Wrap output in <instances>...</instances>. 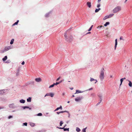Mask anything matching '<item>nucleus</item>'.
<instances>
[{
  "mask_svg": "<svg viewBox=\"0 0 132 132\" xmlns=\"http://www.w3.org/2000/svg\"><path fill=\"white\" fill-rule=\"evenodd\" d=\"M63 123L62 122V121H61L60 122V126H61L63 124Z\"/></svg>",
  "mask_w": 132,
  "mask_h": 132,
  "instance_id": "58836bf2",
  "label": "nucleus"
},
{
  "mask_svg": "<svg viewBox=\"0 0 132 132\" xmlns=\"http://www.w3.org/2000/svg\"><path fill=\"white\" fill-rule=\"evenodd\" d=\"M7 59V56H5L2 59L4 61H5Z\"/></svg>",
  "mask_w": 132,
  "mask_h": 132,
  "instance_id": "4be33fe9",
  "label": "nucleus"
},
{
  "mask_svg": "<svg viewBox=\"0 0 132 132\" xmlns=\"http://www.w3.org/2000/svg\"><path fill=\"white\" fill-rule=\"evenodd\" d=\"M101 101H101L100 100V101L96 104V105L97 106L99 104H100V103L101 102Z\"/></svg>",
  "mask_w": 132,
  "mask_h": 132,
  "instance_id": "c9c22d12",
  "label": "nucleus"
},
{
  "mask_svg": "<svg viewBox=\"0 0 132 132\" xmlns=\"http://www.w3.org/2000/svg\"><path fill=\"white\" fill-rule=\"evenodd\" d=\"M19 22V20H18L15 23H14L13 25H12V26H13L15 25H17L18 24V22Z\"/></svg>",
  "mask_w": 132,
  "mask_h": 132,
  "instance_id": "412c9836",
  "label": "nucleus"
},
{
  "mask_svg": "<svg viewBox=\"0 0 132 132\" xmlns=\"http://www.w3.org/2000/svg\"><path fill=\"white\" fill-rule=\"evenodd\" d=\"M90 32H88L87 33V34H90Z\"/></svg>",
  "mask_w": 132,
  "mask_h": 132,
  "instance_id": "6e6d98bb",
  "label": "nucleus"
},
{
  "mask_svg": "<svg viewBox=\"0 0 132 132\" xmlns=\"http://www.w3.org/2000/svg\"><path fill=\"white\" fill-rule=\"evenodd\" d=\"M21 64H22V65H24V61H23V62H22V63H21Z\"/></svg>",
  "mask_w": 132,
  "mask_h": 132,
  "instance_id": "49530a36",
  "label": "nucleus"
},
{
  "mask_svg": "<svg viewBox=\"0 0 132 132\" xmlns=\"http://www.w3.org/2000/svg\"><path fill=\"white\" fill-rule=\"evenodd\" d=\"M64 94H64V93H63V94H62L63 95H64Z\"/></svg>",
  "mask_w": 132,
  "mask_h": 132,
  "instance_id": "052dcab7",
  "label": "nucleus"
},
{
  "mask_svg": "<svg viewBox=\"0 0 132 132\" xmlns=\"http://www.w3.org/2000/svg\"><path fill=\"white\" fill-rule=\"evenodd\" d=\"M109 18V16L108 15L106 16H105L104 18L103 19V20H105Z\"/></svg>",
  "mask_w": 132,
  "mask_h": 132,
  "instance_id": "aec40b11",
  "label": "nucleus"
},
{
  "mask_svg": "<svg viewBox=\"0 0 132 132\" xmlns=\"http://www.w3.org/2000/svg\"><path fill=\"white\" fill-rule=\"evenodd\" d=\"M57 128H58L61 129H64V131H66L67 130L69 131V128H64L58 127H57Z\"/></svg>",
  "mask_w": 132,
  "mask_h": 132,
  "instance_id": "1a4fd4ad",
  "label": "nucleus"
},
{
  "mask_svg": "<svg viewBox=\"0 0 132 132\" xmlns=\"http://www.w3.org/2000/svg\"><path fill=\"white\" fill-rule=\"evenodd\" d=\"M25 100L23 99L21 100L20 101V102L21 103H25Z\"/></svg>",
  "mask_w": 132,
  "mask_h": 132,
  "instance_id": "a211bd4d",
  "label": "nucleus"
},
{
  "mask_svg": "<svg viewBox=\"0 0 132 132\" xmlns=\"http://www.w3.org/2000/svg\"><path fill=\"white\" fill-rule=\"evenodd\" d=\"M82 99V97L80 96L77 97L75 99V101L77 102H79L81 101Z\"/></svg>",
  "mask_w": 132,
  "mask_h": 132,
  "instance_id": "20e7f679",
  "label": "nucleus"
},
{
  "mask_svg": "<svg viewBox=\"0 0 132 132\" xmlns=\"http://www.w3.org/2000/svg\"><path fill=\"white\" fill-rule=\"evenodd\" d=\"M12 116H9V117H8V118L9 119H10L11 118H12Z\"/></svg>",
  "mask_w": 132,
  "mask_h": 132,
  "instance_id": "79ce46f5",
  "label": "nucleus"
},
{
  "mask_svg": "<svg viewBox=\"0 0 132 132\" xmlns=\"http://www.w3.org/2000/svg\"><path fill=\"white\" fill-rule=\"evenodd\" d=\"M30 125L31 126L34 127V126H35V123H30Z\"/></svg>",
  "mask_w": 132,
  "mask_h": 132,
  "instance_id": "cd10ccee",
  "label": "nucleus"
},
{
  "mask_svg": "<svg viewBox=\"0 0 132 132\" xmlns=\"http://www.w3.org/2000/svg\"><path fill=\"white\" fill-rule=\"evenodd\" d=\"M102 27L104 28V27L103 26H98V27L97 28L100 29Z\"/></svg>",
  "mask_w": 132,
  "mask_h": 132,
  "instance_id": "72a5a7b5",
  "label": "nucleus"
},
{
  "mask_svg": "<svg viewBox=\"0 0 132 132\" xmlns=\"http://www.w3.org/2000/svg\"><path fill=\"white\" fill-rule=\"evenodd\" d=\"M104 69L103 68H102L101 69L100 74V78L101 80H103L104 78Z\"/></svg>",
  "mask_w": 132,
  "mask_h": 132,
  "instance_id": "f03ea898",
  "label": "nucleus"
},
{
  "mask_svg": "<svg viewBox=\"0 0 132 132\" xmlns=\"http://www.w3.org/2000/svg\"><path fill=\"white\" fill-rule=\"evenodd\" d=\"M122 78L123 79V80H124V79H126V78L125 77Z\"/></svg>",
  "mask_w": 132,
  "mask_h": 132,
  "instance_id": "603ef678",
  "label": "nucleus"
},
{
  "mask_svg": "<svg viewBox=\"0 0 132 132\" xmlns=\"http://www.w3.org/2000/svg\"><path fill=\"white\" fill-rule=\"evenodd\" d=\"M76 130L78 132H79L80 131V129L78 128H77Z\"/></svg>",
  "mask_w": 132,
  "mask_h": 132,
  "instance_id": "7c9ffc66",
  "label": "nucleus"
},
{
  "mask_svg": "<svg viewBox=\"0 0 132 132\" xmlns=\"http://www.w3.org/2000/svg\"><path fill=\"white\" fill-rule=\"evenodd\" d=\"M127 1V0H126L125 2L126 3Z\"/></svg>",
  "mask_w": 132,
  "mask_h": 132,
  "instance_id": "4d7b16f0",
  "label": "nucleus"
},
{
  "mask_svg": "<svg viewBox=\"0 0 132 132\" xmlns=\"http://www.w3.org/2000/svg\"><path fill=\"white\" fill-rule=\"evenodd\" d=\"M98 97H99L100 98V100L101 101H102V95L100 94L98 95Z\"/></svg>",
  "mask_w": 132,
  "mask_h": 132,
  "instance_id": "dca6fc26",
  "label": "nucleus"
},
{
  "mask_svg": "<svg viewBox=\"0 0 132 132\" xmlns=\"http://www.w3.org/2000/svg\"><path fill=\"white\" fill-rule=\"evenodd\" d=\"M55 85V83H54L53 84L50 85L49 87V88H51L52 87H53Z\"/></svg>",
  "mask_w": 132,
  "mask_h": 132,
  "instance_id": "b1692460",
  "label": "nucleus"
},
{
  "mask_svg": "<svg viewBox=\"0 0 132 132\" xmlns=\"http://www.w3.org/2000/svg\"><path fill=\"white\" fill-rule=\"evenodd\" d=\"M9 107L11 108H14L15 107L14 104H11L9 105Z\"/></svg>",
  "mask_w": 132,
  "mask_h": 132,
  "instance_id": "9b49d317",
  "label": "nucleus"
},
{
  "mask_svg": "<svg viewBox=\"0 0 132 132\" xmlns=\"http://www.w3.org/2000/svg\"><path fill=\"white\" fill-rule=\"evenodd\" d=\"M123 38V37H121L120 38V40H124V39H123V38Z\"/></svg>",
  "mask_w": 132,
  "mask_h": 132,
  "instance_id": "a19ab883",
  "label": "nucleus"
},
{
  "mask_svg": "<svg viewBox=\"0 0 132 132\" xmlns=\"http://www.w3.org/2000/svg\"><path fill=\"white\" fill-rule=\"evenodd\" d=\"M73 89V88H71V89L72 90Z\"/></svg>",
  "mask_w": 132,
  "mask_h": 132,
  "instance_id": "680f3d73",
  "label": "nucleus"
},
{
  "mask_svg": "<svg viewBox=\"0 0 132 132\" xmlns=\"http://www.w3.org/2000/svg\"><path fill=\"white\" fill-rule=\"evenodd\" d=\"M54 94L53 93H47L45 96V97L47 96H50L52 97H53Z\"/></svg>",
  "mask_w": 132,
  "mask_h": 132,
  "instance_id": "423d86ee",
  "label": "nucleus"
},
{
  "mask_svg": "<svg viewBox=\"0 0 132 132\" xmlns=\"http://www.w3.org/2000/svg\"><path fill=\"white\" fill-rule=\"evenodd\" d=\"M129 82V83L128 84V85L129 86L131 87H132V82L131 81L129 80H127Z\"/></svg>",
  "mask_w": 132,
  "mask_h": 132,
  "instance_id": "ddd939ff",
  "label": "nucleus"
},
{
  "mask_svg": "<svg viewBox=\"0 0 132 132\" xmlns=\"http://www.w3.org/2000/svg\"><path fill=\"white\" fill-rule=\"evenodd\" d=\"M62 82V81H59L58 82H56V83H55V85H57L60 84V83H61Z\"/></svg>",
  "mask_w": 132,
  "mask_h": 132,
  "instance_id": "c756f323",
  "label": "nucleus"
},
{
  "mask_svg": "<svg viewBox=\"0 0 132 132\" xmlns=\"http://www.w3.org/2000/svg\"><path fill=\"white\" fill-rule=\"evenodd\" d=\"M62 109V106H60V107H58V108H57L55 110V111H57L58 110H59V109Z\"/></svg>",
  "mask_w": 132,
  "mask_h": 132,
  "instance_id": "5701e85b",
  "label": "nucleus"
},
{
  "mask_svg": "<svg viewBox=\"0 0 132 132\" xmlns=\"http://www.w3.org/2000/svg\"><path fill=\"white\" fill-rule=\"evenodd\" d=\"M24 109H25V108H29V109H31L30 108H29V107L27 106H25L23 107Z\"/></svg>",
  "mask_w": 132,
  "mask_h": 132,
  "instance_id": "2f4dec72",
  "label": "nucleus"
},
{
  "mask_svg": "<svg viewBox=\"0 0 132 132\" xmlns=\"http://www.w3.org/2000/svg\"><path fill=\"white\" fill-rule=\"evenodd\" d=\"M23 124L26 126H27V123L26 122L24 123Z\"/></svg>",
  "mask_w": 132,
  "mask_h": 132,
  "instance_id": "a18cd8bd",
  "label": "nucleus"
},
{
  "mask_svg": "<svg viewBox=\"0 0 132 132\" xmlns=\"http://www.w3.org/2000/svg\"><path fill=\"white\" fill-rule=\"evenodd\" d=\"M115 43L114 47H115V49L117 47V39H116V40H115Z\"/></svg>",
  "mask_w": 132,
  "mask_h": 132,
  "instance_id": "4468645a",
  "label": "nucleus"
},
{
  "mask_svg": "<svg viewBox=\"0 0 132 132\" xmlns=\"http://www.w3.org/2000/svg\"><path fill=\"white\" fill-rule=\"evenodd\" d=\"M127 1V0H126L125 2L126 3Z\"/></svg>",
  "mask_w": 132,
  "mask_h": 132,
  "instance_id": "13d9d810",
  "label": "nucleus"
},
{
  "mask_svg": "<svg viewBox=\"0 0 132 132\" xmlns=\"http://www.w3.org/2000/svg\"><path fill=\"white\" fill-rule=\"evenodd\" d=\"M31 98L30 97H29L28 98L27 100V101L28 102H30L31 101Z\"/></svg>",
  "mask_w": 132,
  "mask_h": 132,
  "instance_id": "6ab92c4d",
  "label": "nucleus"
},
{
  "mask_svg": "<svg viewBox=\"0 0 132 132\" xmlns=\"http://www.w3.org/2000/svg\"><path fill=\"white\" fill-rule=\"evenodd\" d=\"M120 82H121V83H120V86L122 84V83L123 80V79L122 78H121L120 79Z\"/></svg>",
  "mask_w": 132,
  "mask_h": 132,
  "instance_id": "bb28decb",
  "label": "nucleus"
},
{
  "mask_svg": "<svg viewBox=\"0 0 132 132\" xmlns=\"http://www.w3.org/2000/svg\"><path fill=\"white\" fill-rule=\"evenodd\" d=\"M11 49V47L10 46H7L5 47L4 50L2 51V53H4L5 51H7Z\"/></svg>",
  "mask_w": 132,
  "mask_h": 132,
  "instance_id": "39448f33",
  "label": "nucleus"
},
{
  "mask_svg": "<svg viewBox=\"0 0 132 132\" xmlns=\"http://www.w3.org/2000/svg\"><path fill=\"white\" fill-rule=\"evenodd\" d=\"M60 77H59L56 80V81H58L60 79Z\"/></svg>",
  "mask_w": 132,
  "mask_h": 132,
  "instance_id": "37998d69",
  "label": "nucleus"
},
{
  "mask_svg": "<svg viewBox=\"0 0 132 132\" xmlns=\"http://www.w3.org/2000/svg\"><path fill=\"white\" fill-rule=\"evenodd\" d=\"M90 80L91 81H92L94 80L96 81L94 82L95 83H96L97 82V80L94 79L92 78H90Z\"/></svg>",
  "mask_w": 132,
  "mask_h": 132,
  "instance_id": "2eb2a0df",
  "label": "nucleus"
},
{
  "mask_svg": "<svg viewBox=\"0 0 132 132\" xmlns=\"http://www.w3.org/2000/svg\"><path fill=\"white\" fill-rule=\"evenodd\" d=\"M92 89H93V88H89V89H87V90H86V91L89 90H92ZM85 91H86V90H84V91H83V92H85Z\"/></svg>",
  "mask_w": 132,
  "mask_h": 132,
  "instance_id": "f704fd0d",
  "label": "nucleus"
},
{
  "mask_svg": "<svg viewBox=\"0 0 132 132\" xmlns=\"http://www.w3.org/2000/svg\"><path fill=\"white\" fill-rule=\"evenodd\" d=\"M100 6V4H98L97 5V7H99Z\"/></svg>",
  "mask_w": 132,
  "mask_h": 132,
  "instance_id": "c03bdc74",
  "label": "nucleus"
},
{
  "mask_svg": "<svg viewBox=\"0 0 132 132\" xmlns=\"http://www.w3.org/2000/svg\"><path fill=\"white\" fill-rule=\"evenodd\" d=\"M131 93H132V90L131 91Z\"/></svg>",
  "mask_w": 132,
  "mask_h": 132,
  "instance_id": "e2e57ef3",
  "label": "nucleus"
},
{
  "mask_svg": "<svg viewBox=\"0 0 132 132\" xmlns=\"http://www.w3.org/2000/svg\"><path fill=\"white\" fill-rule=\"evenodd\" d=\"M87 5L90 8L91 7V3L90 2H88L87 3Z\"/></svg>",
  "mask_w": 132,
  "mask_h": 132,
  "instance_id": "6e6552de",
  "label": "nucleus"
},
{
  "mask_svg": "<svg viewBox=\"0 0 132 132\" xmlns=\"http://www.w3.org/2000/svg\"><path fill=\"white\" fill-rule=\"evenodd\" d=\"M5 90H0V94H3L5 93Z\"/></svg>",
  "mask_w": 132,
  "mask_h": 132,
  "instance_id": "f8f14e48",
  "label": "nucleus"
},
{
  "mask_svg": "<svg viewBox=\"0 0 132 132\" xmlns=\"http://www.w3.org/2000/svg\"><path fill=\"white\" fill-rule=\"evenodd\" d=\"M14 41V39H12L10 42V44H12L13 43Z\"/></svg>",
  "mask_w": 132,
  "mask_h": 132,
  "instance_id": "a878e982",
  "label": "nucleus"
},
{
  "mask_svg": "<svg viewBox=\"0 0 132 132\" xmlns=\"http://www.w3.org/2000/svg\"><path fill=\"white\" fill-rule=\"evenodd\" d=\"M35 80L37 82H41L42 80V79L40 78H36Z\"/></svg>",
  "mask_w": 132,
  "mask_h": 132,
  "instance_id": "0eeeda50",
  "label": "nucleus"
},
{
  "mask_svg": "<svg viewBox=\"0 0 132 132\" xmlns=\"http://www.w3.org/2000/svg\"><path fill=\"white\" fill-rule=\"evenodd\" d=\"M82 92L81 91L79 90H76V92L75 93V94H77L79 93H81Z\"/></svg>",
  "mask_w": 132,
  "mask_h": 132,
  "instance_id": "9d476101",
  "label": "nucleus"
},
{
  "mask_svg": "<svg viewBox=\"0 0 132 132\" xmlns=\"http://www.w3.org/2000/svg\"><path fill=\"white\" fill-rule=\"evenodd\" d=\"M75 97V96L74 95H73L72 96V97Z\"/></svg>",
  "mask_w": 132,
  "mask_h": 132,
  "instance_id": "5fc2aeb1",
  "label": "nucleus"
},
{
  "mask_svg": "<svg viewBox=\"0 0 132 132\" xmlns=\"http://www.w3.org/2000/svg\"><path fill=\"white\" fill-rule=\"evenodd\" d=\"M87 128V127H86L84 129H83V132H86V129Z\"/></svg>",
  "mask_w": 132,
  "mask_h": 132,
  "instance_id": "4c0bfd02",
  "label": "nucleus"
},
{
  "mask_svg": "<svg viewBox=\"0 0 132 132\" xmlns=\"http://www.w3.org/2000/svg\"><path fill=\"white\" fill-rule=\"evenodd\" d=\"M100 10H101L100 8H99L98 9H96L95 10V12H97Z\"/></svg>",
  "mask_w": 132,
  "mask_h": 132,
  "instance_id": "393cba45",
  "label": "nucleus"
},
{
  "mask_svg": "<svg viewBox=\"0 0 132 132\" xmlns=\"http://www.w3.org/2000/svg\"><path fill=\"white\" fill-rule=\"evenodd\" d=\"M91 95L93 96H94L95 95V94H91Z\"/></svg>",
  "mask_w": 132,
  "mask_h": 132,
  "instance_id": "8fccbe9b",
  "label": "nucleus"
},
{
  "mask_svg": "<svg viewBox=\"0 0 132 132\" xmlns=\"http://www.w3.org/2000/svg\"><path fill=\"white\" fill-rule=\"evenodd\" d=\"M57 114H59L60 113H61L60 112H57Z\"/></svg>",
  "mask_w": 132,
  "mask_h": 132,
  "instance_id": "09e8293b",
  "label": "nucleus"
},
{
  "mask_svg": "<svg viewBox=\"0 0 132 132\" xmlns=\"http://www.w3.org/2000/svg\"><path fill=\"white\" fill-rule=\"evenodd\" d=\"M101 1V0H98V3H99V2H100Z\"/></svg>",
  "mask_w": 132,
  "mask_h": 132,
  "instance_id": "3c124183",
  "label": "nucleus"
},
{
  "mask_svg": "<svg viewBox=\"0 0 132 132\" xmlns=\"http://www.w3.org/2000/svg\"><path fill=\"white\" fill-rule=\"evenodd\" d=\"M110 24V22H106L104 24V26L105 27L106 26L108 25H109Z\"/></svg>",
  "mask_w": 132,
  "mask_h": 132,
  "instance_id": "f3484780",
  "label": "nucleus"
},
{
  "mask_svg": "<svg viewBox=\"0 0 132 132\" xmlns=\"http://www.w3.org/2000/svg\"><path fill=\"white\" fill-rule=\"evenodd\" d=\"M4 108V107H0V109H3Z\"/></svg>",
  "mask_w": 132,
  "mask_h": 132,
  "instance_id": "de8ad7c7",
  "label": "nucleus"
},
{
  "mask_svg": "<svg viewBox=\"0 0 132 132\" xmlns=\"http://www.w3.org/2000/svg\"><path fill=\"white\" fill-rule=\"evenodd\" d=\"M114 15V14H110L109 15H108V16H109V18H110L111 17H112L113 16V15Z\"/></svg>",
  "mask_w": 132,
  "mask_h": 132,
  "instance_id": "c85d7f7f",
  "label": "nucleus"
},
{
  "mask_svg": "<svg viewBox=\"0 0 132 132\" xmlns=\"http://www.w3.org/2000/svg\"><path fill=\"white\" fill-rule=\"evenodd\" d=\"M65 112H68L67 111H60L61 113H63Z\"/></svg>",
  "mask_w": 132,
  "mask_h": 132,
  "instance_id": "ea45409f",
  "label": "nucleus"
},
{
  "mask_svg": "<svg viewBox=\"0 0 132 132\" xmlns=\"http://www.w3.org/2000/svg\"><path fill=\"white\" fill-rule=\"evenodd\" d=\"M67 31L65 32V33L64 34V37L65 38L66 41L69 42H71L72 41L73 39V38L71 35L68 36V37L67 36V34L68 35V34L67 33Z\"/></svg>",
  "mask_w": 132,
  "mask_h": 132,
  "instance_id": "f257e3e1",
  "label": "nucleus"
},
{
  "mask_svg": "<svg viewBox=\"0 0 132 132\" xmlns=\"http://www.w3.org/2000/svg\"><path fill=\"white\" fill-rule=\"evenodd\" d=\"M93 26L92 25L91 26V27L88 30V31H89L91 30Z\"/></svg>",
  "mask_w": 132,
  "mask_h": 132,
  "instance_id": "473e14b6",
  "label": "nucleus"
},
{
  "mask_svg": "<svg viewBox=\"0 0 132 132\" xmlns=\"http://www.w3.org/2000/svg\"><path fill=\"white\" fill-rule=\"evenodd\" d=\"M121 7L117 6L113 10V12L114 13H116L120 11L121 10Z\"/></svg>",
  "mask_w": 132,
  "mask_h": 132,
  "instance_id": "7ed1b4c3",
  "label": "nucleus"
},
{
  "mask_svg": "<svg viewBox=\"0 0 132 132\" xmlns=\"http://www.w3.org/2000/svg\"><path fill=\"white\" fill-rule=\"evenodd\" d=\"M37 115L38 116H41L42 115V114L41 113H39L37 114Z\"/></svg>",
  "mask_w": 132,
  "mask_h": 132,
  "instance_id": "e433bc0d",
  "label": "nucleus"
},
{
  "mask_svg": "<svg viewBox=\"0 0 132 132\" xmlns=\"http://www.w3.org/2000/svg\"><path fill=\"white\" fill-rule=\"evenodd\" d=\"M112 75H111L110 76V78H112Z\"/></svg>",
  "mask_w": 132,
  "mask_h": 132,
  "instance_id": "864d4df0",
  "label": "nucleus"
},
{
  "mask_svg": "<svg viewBox=\"0 0 132 132\" xmlns=\"http://www.w3.org/2000/svg\"><path fill=\"white\" fill-rule=\"evenodd\" d=\"M70 102V101H68V102H67V103H69Z\"/></svg>",
  "mask_w": 132,
  "mask_h": 132,
  "instance_id": "bf43d9fd",
  "label": "nucleus"
}]
</instances>
